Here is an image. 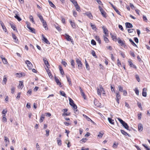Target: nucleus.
Masks as SVG:
<instances>
[{
  "label": "nucleus",
  "mask_w": 150,
  "mask_h": 150,
  "mask_svg": "<svg viewBox=\"0 0 150 150\" xmlns=\"http://www.w3.org/2000/svg\"><path fill=\"white\" fill-rule=\"evenodd\" d=\"M76 61L77 64H78V67L79 69H82V64L81 61L78 58H76Z\"/></svg>",
  "instance_id": "nucleus-1"
},
{
  "label": "nucleus",
  "mask_w": 150,
  "mask_h": 150,
  "mask_svg": "<svg viewBox=\"0 0 150 150\" xmlns=\"http://www.w3.org/2000/svg\"><path fill=\"white\" fill-rule=\"evenodd\" d=\"M70 105L73 107L75 114H78L79 112L78 110L77 109V106L75 104L71 105L70 104Z\"/></svg>",
  "instance_id": "nucleus-2"
},
{
  "label": "nucleus",
  "mask_w": 150,
  "mask_h": 150,
  "mask_svg": "<svg viewBox=\"0 0 150 150\" xmlns=\"http://www.w3.org/2000/svg\"><path fill=\"white\" fill-rule=\"evenodd\" d=\"M25 63L27 64V66L29 68V69H31L33 67V65L28 60L25 61Z\"/></svg>",
  "instance_id": "nucleus-3"
},
{
  "label": "nucleus",
  "mask_w": 150,
  "mask_h": 150,
  "mask_svg": "<svg viewBox=\"0 0 150 150\" xmlns=\"http://www.w3.org/2000/svg\"><path fill=\"white\" fill-rule=\"evenodd\" d=\"M42 40L45 42L46 44H50L49 41L47 40V39L44 36V35L43 34L42 35Z\"/></svg>",
  "instance_id": "nucleus-4"
},
{
  "label": "nucleus",
  "mask_w": 150,
  "mask_h": 150,
  "mask_svg": "<svg viewBox=\"0 0 150 150\" xmlns=\"http://www.w3.org/2000/svg\"><path fill=\"white\" fill-rule=\"evenodd\" d=\"M118 43L120 44L121 46H125V41H122L121 40L120 38H119L117 39Z\"/></svg>",
  "instance_id": "nucleus-5"
},
{
  "label": "nucleus",
  "mask_w": 150,
  "mask_h": 150,
  "mask_svg": "<svg viewBox=\"0 0 150 150\" xmlns=\"http://www.w3.org/2000/svg\"><path fill=\"white\" fill-rule=\"evenodd\" d=\"M64 36L65 37V38L68 41H71V42H72V41L71 40L72 39H71V37L69 35H68L65 34L64 35Z\"/></svg>",
  "instance_id": "nucleus-6"
},
{
  "label": "nucleus",
  "mask_w": 150,
  "mask_h": 150,
  "mask_svg": "<svg viewBox=\"0 0 150 150\" xmlns=\"http://www.w3.org/2000/svg\"><path fill=\"white\" fill-rule=\"evenodd\" d=\"M45 69L50 78L52 79L53 77V76L51 73L50 70L48 68H45Z\"/></svg>",
  "instance_id": "nucleus-7"
},
{
  "label": "nucleus",
  "mask_w": 150,
  "mask_h": 150,
  "mask_svg": "<svg viewBox=\"0 0 150 150\" xmlns=\"http://www.w3.org/2000/svg\"><path fill=\"white\" fill-rule=\"evenodd\" d=\"M27 28L30 30V31L33 33H35V30L34 28H33L31 27L30 25H29L28 24L27 25Z\"/></svg>",
  "instance_id": "nucleus-8"
},
{
  "label": "nucleus",
  "mask_w": 150,
  "mask_h": 150,
  "mask_svg": "<svg viewBox=\"0 0 150 150\" xmlns=\"http://www.w3.org/2000/svg\"><path fill=\"white\" fill-rule=\"evenodd\" d=\"M23 82L21 81H19V85L18 86V88L22 89L23 88Z\"/></svg>",
  "instance_id": "nucleus-9"
},
{
  "label": "nucleus",
  "mask_w": 150,
  "mask_h": 150,
  "mask_svg": "<svg viewBox=\"0 0 150 150\" xmlns=\"http://www.w3.org/2000/svg\"><path fill=\"white\" fill-rule=\"evenodd\" d=\"M125 26L126 28H130L133 27L132 24L128 22H127L125 23Z\"/></svg>",
  "instance_id": "nucleus-10"
},
{
  "label": "nucleus",
  "mask_w": 150,
  "mask_h": 150,
  "mask_svg": "<svg viewBox=\"0 0 150 150\" xmlns=\"http://www.w3.org/2000/svg\"><path fill=\"white\" fill-rule=\"evenodd\" d=\"M146 89L145 88H144L142 90V94L143 96L146 97V96L147 94L146 92Z\"/></svg>",
  "instance_id": "nucleus-11"
},
{
  "label": "nucleus",
  "mask_w": 150,
  "mask_h": 150,
  "mask_svg": "<svg viewBox=\"0 0 150 150\" xmlns=\"http://www.w3.org/2000/svg\"><path fill=\"white\" fill-rule=\"evenodd\" d=\"M42 23L43 26L45 28V29L46 30H48V28L47 27V24L46 22L44 21H43L42 22Z\"/></svg>",
  "instance_id": "nucleus-12"
},
{
  "label": "nucleus",
  "mask_w": 150,
  "mask_h": 150,
  "mask_svg": "<svg viewBox=\"0 0 150 150\" xmlns=\"http://www.w3.org/2000/svg\"><path fill=\"white\" fill-rule=\"evenodd\" d=\"M0 57L1 58L4 64H6L7 63H8L5 57H3V55L1 56Z\"/></svg>",
  "instance_id": "nucleus-13"
},
{
  "label": "nucleus",
  "mask_w": 150,
  "mask_h": 150,
  "mask_svg": "<svg viewBox=\"0 0 150 150\" xmlns=\"http://www.w3.org/2000/svg\"><path fill=\"white\" fill-rule=\"evenodd\" d=\"M54 79L55 80V81L57 83V85L59 86H61V83L59 81V79H57L56 76L54 77Z\"/></svg>",
  "instance_id": "nucleus-14"
},
{
  "label": "nucleus",
  "mask_w": 150,
  "mask_h": 150,
  "mask_svg": "<svg viewBox=\"0 0 150 150\" xmlns=\"http://www.w3.org/2000/svg\"><path fill=\"white\" fill-rule=\"evenodd\" d=\"M143 129V125H142L140 123L138 125V130L139 131H141Z\"/></svg>",
  "instance_id": "nucleus-15"
},
{
  "label": "nucleus",
  "mask_w": 150,
  "mask_h": 150,
  "mask_svg": "<svg viewBox=\"0 0 150 150\" xmlns=\"http://www.w3.org/2000/svg\"><path fill=\"white\" fill-rule=\"evenodd\" d=\"M128 62L129 64V65L131 67L134 68L135 69H137V67L135 65L133 64L131 61H129Z\"/></svg>",
  "instance_id": "nucleus-16"
},
{
  "label": "nucleus",
  "mask_w": 150,
  "mask_h": 150,
  "mask_svg": "<svg viewBox=\"0 0 150 150\" xmlns=\"http://www.w3.org/2000/svg\"><path fill=\"white\" fill-rule=\"evenodd\" d=\"M122 126L125 127V128L127 130L129 129V126L125 122L122 124Z\"/></svg>",
  "instance_id": "nucleus-17"
},
{
  "label": "nucleus",
  "mask_w": 150,
  "mask_h": 150,
  "mask_svg": "<svg viewBox=\"0 0 150 150\" xmlns=\"http://www.w3.org/2000/svg\"><path fill=\"white\" fill-rule=\"evenodd\" d=\"M103 33L106 35V36H108V33H107L108 30L107 28H105L104 27H103Z\"/></svg>",
  "instance_id": "nucleus-18"
},
{
  "label": "nucleus",
  "mask_w": 150,
  "mask_h": 150,
  "mask_svg": "<svg viewBox=\"0 0 150 150\" xmlns=\"http://www.w3.org/2000/svg\"><path fill=\"white\" fill-rule=\"evenodd\" d=\"M70 23L72 26V27L74 28H76V26L74 22H73L71 21H70Z\"/></svg>",
  "instance_id": "nucleus-19"
},
{
  "label": "nucleus",
  "mask_w": 150,
  "mask_h": 150,
  "mask_svg": "<svg viewBox=\"0 0 150 150\" xmlns=\"http://www.w3.org/2000/svg\"><path fill=\"white\" fill-rule=\"evenodd\" d=\"M120 131L121 132L125 135H128L129 137H130V136L126 132H125L124 130H121Z\"/></svg>",
  "instance_id": "nucleus-20"
},
{
  "label": "nucleus",
  "mask_w": 150,
  "mask_h": 150,
  "mask_svg": "<svg viewBox=\"0 0 150 150\" xmlns=\"http://www.w3.org/2000/svg\"><path fill=\"white\" fill-rule=\"evenodd\" d=\"M37 15L38 17L40 19L41 21L42 22L44 21V20L43 18V17L39 13L37 14Z\"/></svg>",
  "instance_id": "nucleus-21"
},
{
  "label": "nucleus",
  "mask_w": 150,
  "mask_h": 150,
  "mask_svg": "<svg viewBox=\"0 0 150 150\" xmlns=\"http://www.w3.org/2000/svg\"><path fill=\"white\" fill-rule=\"evenodd\" d=\"M12 37L14 40L15 42H17L18 41V39L16 37V36L13 33H12Z\"/></svg>",
  "instance_id": "nucleus-22"
},
{
  "label": "nucleus",
  "mask_w": 150,
  "mask_h": 150,
  "mask_svg": "<svg viewBox=\"0 0 150 150\" xmlns=\"http://www.w3.org/2000/svg\"><path fill=\"white\" fill-rule=\"evenodd\" d=\"M95 39L96 40L98 41L99 44H100L101 43V41L100 40V39L99 37L98 36H96L95 37Z\"/></svg>",
  "instance_id": "nucleus-23"
},
{
  "label": "nucleus",
  "mask_w": 150,
  "mask_h": 150,
  "mask_svg": "<svg viewBox=\"0 0 150 150\" xmlns=\"http://www.w3.org/2000/svg\"><path fill=\"white\" fill-rule=\"evenodd\" d=\"M108 119L110 123L112 125L114 124V120H112L111 118L108 117Z\"/></svg>",
  "instance_id": "nucleus-24"
},
{
  "label": "nucleus",
  "mask_w": 150,
  "mask_h": 150,
  "mask_svg": "<svg viewBox=\"0 0 150 150\" xmlns=\"http://www.w3.org/2000/svg\"><path fill=\"white\" fill-rule=\"evenodd\" d=\"M129 41L132 45L134 46L137 47V45L135 44V43L132 40V39H129Z\"/></svg>",
  "instance_id": "nucleus-25"
},
{
  "label": "nucleus",
  "mask_w": 150,
  "mask_h": 150,
  "mask_svg": "<svg viewBox=\"0 0 150 150\" xmlns=\"http://www.w3.org/2000/svg\"><path fill=\"white\" fill-rule=\"evenodd\" d=\"M59 69L60 71L61 74L62 75H63L64 74V71L62 67L61 66H59Z\"/></svg>",
  "instance_id": "nucleus-26"
},
{
  "label": "nucleus",
  "mask_w": 150,
  "mask_h": 150,
  "mask_svg": "<svg viewBox=\"0 0 150 150\" xmlns=\"http://www.w3.org/2000/svg\"><path fill=\"white\" fill-rule=\"evenodd\" d=\"M14 17L19 21H21L22 20L20 17L17 14L15 15V16H14Z\"/></svg>",
  "instance_id": "nucleus-27"
},
{
  "label": "nucleus",
  "mask_w": 150,
  "mask_h": 150,
  "mask_svg": "<svg viewBox=\"0 0 150 150\" xmlns=\"http://www.w3.org/2000/svg\"><path fill=\"white\" fill-rule=\"evenodd\" d=\"M101 14L102 15V16L104 17H106V13L104 11L103 9L101 11H100Z\"/></svg>",
  "instance_id": "nucleus-28"
},
{
  "label": "nucleus",
  "mask_w": 150,
  "mask_h": 150,
  "mask_svg": "<svg viewBox=\"0 0 150 150\" xmlns=\"http://www.w3.org/2000/svg\"><path fill=\"white\" fill-rule=\"evenodd\" d=\"M48 2H49L50 5L51 7H52L54 8H56V6H55L53 4L51 1L49 0Z\"/></svg>",
  "instance_id": "nucleus-29"
},
{
  "label": "nucleus",
  "mask_w": 150,
  "mask_h": 150,
  "mask_svg": "<svg viewBox=\"0 0 150 150\" xmlns=\"http://www.w3.org/2000/svg\"><path fill=\"white\" fill-rule=\"evenodd\" d=\"M7 81V79L6 77L5 76H4V79L3 81V84H5L6 83V82Z\"/></svg>",
  "instance_id": "nucleus-30"
},
{
  "label": "nucleus",
  "mask_w": 150,
  "mask_h": 150,
  "mask_svg": "<svg viewBox=\"0 0 150 150\" xmlns=\"http://www.w3.org/2000/svg\"><path fill=\"white\" fill-rule=\"evenodd\" d=\"M110 35H111V38H112V39L113 40L116 42L117 40L116 36L112 35L111 33H110Z\"/></svg>",
  "instance_id": "nucleus-31"
},
{
  "label": "nucleus",
  "mask_w": 150,
  "mask_h": 150,
  "mask_svg": "<svg viewBox=\"0 0 150 150\" xmlns=\"http://www.w3.org/2000/svg\"><path fill=\"white\" fill-rule=\"evenodd\" d=\"M90 25H91V27H92V28L93 30H97L96 27L95 25H93L91 23H90Z\"/></svg>",
  "instance_id": "nucleus-32"
},
{
  "label": "nucleus",
  "mask_w": 150,
  "mask_h": 150,
  "mask_svg": "<svg viewBox=\"0 0 150 150\" xmlns=\"http://www.w3.org/2000/svg\"><path fill=\"white\" fill-rule=\"evenodd\" d=\"M115 94L116 95V98L120 99L121 97L120 94H119V93L118 92H116Z\"/></svg>",
  "instance_id": "nucleus-33"
},
{
  "label": "nucleus",
  "mask_w": 150,
  "mask_h": 150,
  "mask_svg": "<svg viewBox=\"0 0 150 150\" xmlns=\"http://www.w3.org/2000/svg\"><path fill=\"white\" fill-rule=\"evenodd\" d=\"M57 142L59 146H61L62 144V141L61 139L59 138H58L57 139Z\"/></svg>",
  "instance_id": "nucleus-34"
},
{
  "label": "nucleus",
  "mask_w": 150,
  "mask_h": 150,
  "mask_svg": "<svg viewBox=\"0 0 150 150\" xmlns=\"http://www.w3.org/2000/svg\"><path fill=\"white\" fill-rule=\"evenodd\" d=\"M66 78L67 79V81L69 82V85H71V79L70 78H69V77H68L67 76H66Z\"/></svg>",
  "instance_id": "nucleus-35"
},
{
  "label": "nucleus",
  "mask_w": 150,
  "mask_h": 150,
  "mask_svg": "<svg viewBox=\"0 0 150 150\" xmlns=\"http://www.w3.org/2000/svg\"><path fill=\"white\" fill-rule=\"evenodd\" d=\"M86 15L88 16V17L91 19H92L93 16L92 14L91 13H86Z\"/></svg>",
  "instance_id": "nucleus-36"
},
{
  "label": "nucleus",
  "mask_w": 150,
  "mask_h": 150,
  "mask_svg": "<svg viewBox=\"0 0 150 150\" xmlns=\"http://www.w3.org/2000/svg\"><path fill=\"white\" fill-rule=\"evenodd\" d=\"M134 91L137 95L138 96L139 95V91L137 88H135L134 89Z\"/></svg>",
  "instance_id": "nucleus-37"
},
{
  "label": "nucleus",
  "mask_w": 150,
  "mask_h": 150,
  "mask_svg": "<svg viewBox=\"0 0 150 150\" xmlns=\"http://www.w3.org/2000/svg\"><path fill=\"white\" fill-rule=\"evenodd\" d=\"M100 91H101V92H102V93L104 94H105V91L101 85H100Z\"/></svg>",
  "instance_id": "nucleus-38"
},
{
  "label": "nucleus",
  "mask_w": 150,
  "mask_h": 150,
  "mask_svg": "<svg viewBox=\"0 0 150 150\" xmlns=\"http://www.w3.org/2000/svg\"><path fill=\"white\" fill-rule=\"evenodd\" d=\"M60 94L61 95H62L64 97H66V94L65 93V92L64 91H60Z\"/></svg>",
  "instance_id": "nucleus-39"
},
{
  "label": "nucleus",
  "mask_w": 150,
  "mask_h": 150,
  "mask_svg": "<svg viewBox=\"0 0 150 150\" xmlns=\"http://www.w3.org/2000/svg\"><path fill=\"white\" fill-rule=\"evenodd\" d=\"M101 91H100V89L99 88H97V93L98 95L101 96Z\"/></svg>",
  "instance_id": "nucleus-40"
},
{
  "label": "nucleus",
  "mask_w": 150,
  "mask_h": 150,
  "mask_svg": "<svg viewBox=\"0 0 150 150\" xmlns=\"http://www.w3.org/2000/svg\"><path fill=\"white\" fill-rule=\"evenodd\" d=\"M104 39L105 42L106 43H108L109 42V40L108 38H107L105 36H104Z\"/></svg>",
  "instance_id": "nucleus-41"
},
{
  "label": "nucleus",
  "mask_w": 150,
  "mask_h": 150,
  "mask_svg": "<svg viewBox=\"0 0 150 150\" xmlns=\"http://www.w3.org/2000/svg\"><path fill=\"white\" fill-rule=\"evenodd\" d=\"M137 104L139 108L142 110V107L141 103L139 102H137Z\"/></svg>",
  "instance_id": "nucleus-42"
},
{
  "label": "nucleus",
  "mask_w": 150,
  "mask_h": 150,
  "mask_svg": "<svg viewBox=\"0 0 150 150\" xmlns=\"http://www.w3.org/2000/svg\"><path fill=\"white\" fill-rule=\"evenodd\" d=\"M91 54L95 58H97L95 52L93 50H92Z\"/></svg>",
  "instance_id": "nucleus-43"
},
{
  "label": "nucleus",
  "mask_w": 150,
  "mask_h": 150,
  "mask_svg": "<svg viewBox=\"0 0 150 150\" xmlns=\"http://www.w3.org/2000/svg\"><path fill=\"white\" fill-rule=\"evenodd\" d=\"M85 62H86V68L87 70H89V66L88 65V63L87 62H86V60H85Z\"/></svg>",
  "instance_id": "nucleus-44"
},
{
  "label": "nucleus",
  "mask_w": 150,
  "mask_h": 150,
  "mask_svg": "<svg viewBox=\"0 0 150 150\" xmlns=\"http://www.w3.org/2000/svg\"><path fill=\"white\" fill-rule=\"evenodd\" d=\"M69 104L70 105V104L71 105V104H74V101H73V100L70 98H69Z\"/></svg>",
  "instance_id": "nucleus-45"
},
{
  "label": "nucleus",
  "mask_w": 150,
  "mask_h": 150,
  "mask_svg": "<svg viewBox=\"0 0 150 150\" xmlns=\"http://www.w3.org/2000/svg\"><path fill=\"white\" fill-rule=\"evenodd\" d=\"M75 6L76 8L77 11H79L80 10V7L77 4V5H75Z\"/></svg>",
  "instance_id": "nucleus-46"
},
{
  "label": "nucleus",
  "mask_w": 150,
  "mask_h": 150,
  "mask_svg": "<svg viewBox=\"0 0 150 150\" xmlns=\"http://www.w3.org/2000/svg\"><path fill=\"white\" fill-rule=\"evenodd\" d=\"M11 28L13 29L14 30H16L17 32H18L17 30L16 29V28L15 26L13 24H11Z\"/></svg>",
  "instance_id": "nucleus-47"
},
{
  "label": "nucleus",
  "mask_w": 150,
  "mask_h": 150,
  "mask_svg": "<svg viewBox=\"0 0 150 150\" xmlns=\"http://www.w3.org/2000/svg\"><path fill=\"white\" fill-rule=\"evenodd\" d=\"M71 65L73 68L75 67V63L73 60H72L71 62Z\"/></svg>",
  "instance_id": "nucleus-48"
},
{
  "label": "nucleus",
  "mask_w": 150,
  "mask_h": 150,
  "mask_svg": "<svg viewBox=\"0 0 150 150\" xmlns=\"http://www.w3.org/2000/svg\"><path fill=\"white\" fill-rule=\"evenodd\" d=\"M142 146H143L146 150H150V149L149 148L148 146L144 144H143Z\"/></svg>",
  "instance_id": "nucleus-49"
},
{
  "label": "nucleus",
  "mask_w": 150,
  "mask_h": 150,
  "mask_svg": "<svg viewBox=\"0 0 150 150\" xmlns=\"http://www.w3.org/2000/svg\"><path fill=\"white\" fill-rule=\"evenodd\" d=\"M119 90L120 92H122L123 91V88L120 86H118Z\"/></svg>",
  "instance_id": "nucleus-50"
},
{
  "label": "nucleus",
  "mask_w": 150,
  "mask_h": 150,
  "mask_svg": "<svg viewBox=\"0 0 150 150\" xmlns=\"http://www.w3.org/2000/svg\"><path fill=\"white\" fill-rule=\"evenodd\" d=\"M87 139L86 138H83L80 141V143H82L83 142H86Z\"/></svg>",
  "instance_id": "nucleus-51"
},
{
  "label": "nucleus",
  "mask_w": 150,
  "mask_h": 150,
  "mask_svg": "<svg viewBox=\"0 0 150 150\" xmlns=\"http://www.w3.org/2000/svg\"><path fill=\"white\" fill-rule=\"evenodd\" d=\"M117 119L119 121L120 123L122 125L123 123L125 122L124 121H123L122 119L120 118H118Z\"/></svg>",
  "instance_id": "nucleus-52"
},
{
  "label": "nucleus",
  "mask_w": 150,
  "mask_h": 150,
  "mask_svg": "<svg viewBox=\"0 0 150 150\" xmlns=\"http://www.w3.org/2000/svg\"><path fill=\"white\" fill-rule=\"evenodd\" d=\"M50 130L48 129H47L46 130V134L45 135L46 137H48L49 135Z\"/></svg>",
  "instance_id": "nucleus-53"
},
{
  "label": "nucleus",
  "mask_w": 150,
  "mask_h": 150,
  "mask_svg": "<svg viewBox=\"0 0 150 150\" xmlns=\"http://www.w3.org/2000/svg\"><path fill=\"white\" fill-rule=\"evenodd\" d=\"M91 44L94 45L96 44V43L95 41L94 40H91Z\"/></svg>",
  "instance_id": "nucleus-54"
},
{
  "label": "nucleus",
  "mask_w": 150,
  "mask_h": 150,
  "mask_svg": "<svg viewBox=\"0 0 150 150\" xmlns=\"http://www.w3.org/2000/svg\"><path fill=\"white\" fill-rule=\"evenodd\" d=\"M15 88L13 86H12L11 88V93H12L13 94L14 92L15 91Z\"/></svg>",
  "instance_id": "nucleus-55"
},
{
  "label": "nucleus",
  "mask_w": 150,
  "mask_h": 150,
  "mask_svg": "<svg viewBox=\"0 0 150 150\" xmlns=\"http://www.w3.org/2000/svg\"><path fill=\"white\" fill-rule=\"evenodd\" d=\"M70 1L74 5H77V2L74 0H71Z\"/></svg>",
  "instance_id": "nucleus-56"
},
{
  "label": "nucleus",
  "mask_w": 150,
  "mask_h": 150,
  "mask_svg": "<svg viewBox=\"0 0 150 150\" xmlns=\"http://www.w3.org/2000/svg\"><path fill=\"white\" fill-rule=\"evenodd\" d=\"M134 30L133 29H129L128 30V31L129 33H132L133 32Z\"/></svg>",
  "instance_id": "nucleus-57"
},
{
  "label": "nucleus",
  "mask_w": 150,
  "mask_h": 150,
  "mask_svg": "<svg viewBox=\"0 0 150 150\" xmlns=\"http://www.w3.org/2000/svg\"><path fill=\"white\" fill-rule=\"evenodd\" d=\"M103 134H102L100 132L98 135V137L99 138H101L103 136Z\"/></svg>",
  "instance_id": "nucleus-58"
},
{
  "label": "nucleus",
  "mask_w": 150,
  "mask_h": 150,
  "mask_svg": "<svg viewBox=\"0 0 150 150\" xmlns=\"http://www.w3.org/2000/svg\"><path fill=\"white\" fill-rule=\"evenodd\" d=\"M45 64L46 66V67L47 68H48V67L50 66V64L49 63V62L48 61H46L45 63Z\"/></svg>",
  "instance_id": "nucleus-59"
},
{
  "label": "nucleus",
  "mask_w": 150,
  "mask_h": 150,
  "mask_svg": "<svg viewBox=\"0 0 150 150\" xmlns=\"http://www.w3.org/2000/svg\"><path fill=\"white\" fill-rule=\"evenodd\" d=\"M44 117L43 116H41L40 119L39 121L40 122H42L43 121V119H44Z\"/></svg>",
  "instance_id": "nucleus-60"
},
{
  "label": "nucleus",
  "mask_w": 150,
  "mask_h": 150,
  "mask_svg": "<svg viewBox=\"0 0 150 150\" xmlns=\"http://www.w3.org/2000/svg\"><path fill=\"white\" fill-rule=\"evenodd\" d=\"M2 27L3 30L5 32H6L7 31V30L5 25H3V26H2Z\"/></svg>",
  "instance_id": "nucleus-61"
},
{
  "label": "nucleus",
  "mask_w": 150,
  "mask_h": 150,
  "mask_svg": "<svg viewBox=\"0 0 150 150\" xmlns=\"http://www.w3.org/2000/svg\"><path fill=\"white\" fill-rule=\"evenodd\" d=\"M62 64L64 65L65 67H66L67 65V63L65 61H62Z\"/></svg>",
  "instance_id": "nucleus-62"
},
{
  "label": "nucleus",
  "mask_w": 150,
  "mask_h": 150,
  "mask_svg": "<svg viewBox=\"0 0 150 150\" xmlns=\"http://www.w3.org/2000/svg\"><path fill=\"white\" fill-rule=\"evenodd\" d=\"M135 77L137 80L138 81V82H139L140 81V80L139 76L137 74L136 75Z\"/></svg>",
  "instance_id": "nucleus-63"
},
{
  "label": "nucleus",
  "mask_w": 150,
  "mask_h": 150,
  "mask_svg": "<svg viewBox=\"0 0 150 150\" xmlns=\"http://www.w3.org/2000/svg\"><path fill=\"white\" fill-rule=\"evenodd\" d=\"M120 53L122 57L123 58H125V55L124 53H123L122 51H120Z\"/></svg>",
  "instance_id": "nucleus-64"
}]
</instances>
